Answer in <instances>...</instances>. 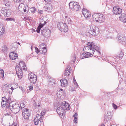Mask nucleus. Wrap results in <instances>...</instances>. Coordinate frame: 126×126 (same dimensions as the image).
<instances>
[{
    "mask_svg": "<svg viewBox=\"0 0 126 126\" xmlns=\"http://www.w3.org/2000/svg\"><path fill=\"white\" fill-rule=\"evenodd\" d=\"M74 85H75V87L76 88H77L79 87V86L77 83H76V84H75Z\"/></svg>",
    "mask_w": 126,
    "mask_h": 126,
    "instance_id": "nucleus-52",
    "label": "nucleus"
},
{
    "mask_svg": "<svg viewBox=\"0 0 126 126\" xmlns=\"http://www.w3.org/2000/svg\"><path fill=\"white\" fill-rule=\"evenodd\" d=\"M74 78H73V81H74V80H75Z\"/></svg>",
    "mask_w": 126,
    "mask_h": 126,
    "instance_id": "nucleus-64",
    "label": "nucleus"
},
{
    "mask_svg": "<svg viewBox=\"0 0 126 126\" xmlns=\"http://www.w3.org/2000/svg\"><path fill=\"white\" fill-rule=\"evenodd\" d=\"M30 9L31 12L33 13H35V12L36 11V8L34 7H32L30 8Z\"/></svg>",
    "mask_w": 126,
    "mask_h": 126,
    "instance_id": "nucleus-34",
    "label": "nucleus"
},
{
    "mask_svg": "<svg viewBox=\"0 0 126 126\" xmlns=\"http://www.w3.org/2000/svg\"><path fill=\"white\" fill-rule=\"evenodd\" d=\"M88 12V11L86 9L83 8L82 10V13L83 15H84L86 13H87V12Z\"/></svg>",
    "mask_w": 126,
    "mask_h": 126,
    "instance_id": "nucleus-39",
    "label": "nucleus"
},
{
    "mask_svg": "<svg viewBox=\"0 0 126 126\" xmlns=\"http://www.w3.org/2000/svg\"><path fill=\"white\" fill-rule=\"evenodd\" d=\"M17 44H18L19 45H20V43L19 42H18L17 43Z\"/></svg>",
    "mask_w": 126,
    "mask_h": 126,
    "instance_id": "nucleus-63",
    "label": "nucleus"
},
{
    "mask_svg": "<svg viewBox=\"0 0 126 126\" xmlns=\"http://www.w3.org/2000/svg\"><path fill=\"white\" fill-rule=\"evenodd\" d=\"M20 106L21 108H24L25 106L24 104L22 103L20 104Z\"/></svg>",
    "mask_w": 126,
    "mask_h": 126,
    "instance_id": "nucleus-45",
    "label": "nucleus"
},
{
    "mask_svg": "<svg viewBox=\"0 0 126 126\" xmlns=\"http://www.w3.org/2000/svg\"><path fill=\"white\" fill-rule=\"evenodd\" d=\"M69 5L70 8L75 11L79 10L80 9V6L77 2H71L69 3Z\"/></svg>",
    "mask_w": 126,
    "mask_h": 126,
    "instance_id": "nucleus-5",
    "label": "nucleus"
},
{
    "mask_svg": "<svg viewBox=\"0 0 126 126\" xmlns=\"http://www.w3.org/2000/svg\"><path fill=\"white\" fill-rule=\"evenodd\" d=\"M91 16V14L89 11L84 15V17L86 18H89Z\"/></svg>",
    "mask_w": 126,
    "mask_h": 126,
    "instance_id": "nucleus-37",
    "label": "nucleus"
},
{
    "mask_svg": "<svg viewBox=\"0 0 126 126\" xmlns=\"http://www.w3.org/2000/svg\"><path fill=\"white\" fill-rule=\"evenodd\" d=\"M112 106L114 109H117V106L114 103H113L112 104Z\"/></svg>",
    "mask_w": 126,
    "mask_h": 126,
    "instance_id": "nucleus-44",
    "label": "nucleus"
},
{
    "mask_svg": "<svg viewBox=\"0 0 126 126\" xmlns=\"http://www.w3.org/2000/svg\"><path fill=\"white\" fill-rule=\"evenodd\" d=\"M31 50H32V46H31Z\"/></svg>",
    "mask_w": 126,
    "mask_h": 126,
    "instance_id": "nucleus-61",
    "label": "nucleus"
},
{
    "mask_svg": "<svg viewBox=\"0 0 126 126\" xmlns=\"http://www.w3.org/2000/svg\"><path fill=\"white\" fill-rule=\"evenodd\" d=\"M44 25V24H41V23H40V24L39 25V26H40V27L41 28H42L43 27Z\"/></svg>",
    "mask_w": 126,
    "mask_h": 126,
    "instance_id": "nucleus-49",
    "label": "nucleus"
},
{
    "mask_svg": "<svg viewBox=\"0 0 126 126\" xmlns=\"http://www.w3.org/2000/svg\"><path fill=\"white\" fill-rule=\"evenodd\" d=\"M19 88L21 89H23V88H22V87H19Z\"/></svg>",
    "mask_w": 126,
    "mask_h": 126,
    "instance_id": "nucleus-59",
    "label": "nucleus"
},
{
    "mask_svg": "<svg viewBox=\"0 0 126 126\" xmlns=\"http://www.w3.org/2000/svg\"><path fill=\"white\" fill-rule=\"evenodd\" d=\"M6 20L7 21H15V20L14 18H7L6 19Z\"/></svg>",
    "mask_w": 126,
    "mask_h": 126,
    "instance_id": "nucleus-42",
    "label": "nucleus"
},
{
    "mask_svg": "<svg viewBox=\"0 0 126 126\" xmlns=\"http://www.w3.org/2000/svg\"><path fill=\"white\" fill-rule=\"evenodd\" d=\"M22 116L24 119L27 120L29 119V116L30 115V113L28 109L25 108L22 111Z\"/></svg>",
    "mask_w": 126,
    "mask_h": 126,
    "instance_id": "nucleus-10",
    "label": "nucleus"
},
{
    "mask_svg": "<svg viewBox=\"0 0 126 126\" xmlns=\"http://www.w3.org/2000/svg\"><path fill=\"white\" fill-rule=\"evenodd\" d=\"M57 27L59 30L64 32H66L68 30V27L64 23L62 22H59L58 24Z\"/></svg>",
    "mask_w": 126,
    "mask_h": 126,
    "instance_id": "nucleus-6",
    "label": "nucleus"
},
{
    "mask_svg": "<svg viewBox=\"0 0 126 126\" xmlns=\"http://www.w3.org/2000/svg\"><path fill=\"white\" fill-rule=\"evenodd\" d=\"M6 99L5 101L8 104H9V105L11 103V98L10 97L8 96L6 97Z\"/></svg>",
    "mask_w": 126,
    "mask_h": 126,
    "instance_id": "nucleus-31",
    "label": "nucleus"
},
{
    "mask_svg": "<svg viewBox=\"0 0 126 126\" xmlns=\"http://www.w3.org/2000/svg\"><path fill=\"white\" fill-rule=\"evenodd\" d=\"M62 107L58 106L56 109V111L59 116H63L64 113L65 112V109L67 110H69L70 108L69 107V105L66 101L62 102Z\"/></svg>",
    "mask_w": 126,
    "mask_h": 126,
    "instance_id": "nucleus-1",
    "label": "nucleus"
},
{
    "mask_svg": "<svg viewBox=\"0 0 126 126\" xmlns=\"http://www.w3.org/2000/svg\"><path fill=\"white\" fill-rule=\"evenodd\" d=\"M5 115L6 116V115H8V116H11V113L10 112H9L8 113H6L5 114Z\"/></svg>",
    "mask_w": 126,
    "mask_h": 126,
    "instance_id": "nucleus-53",
    "label": "nucleus"
},
{
    "mask_svg": "<svg viewBox=\"0 0 126 126\" xmlns=\"http://www.w3.org/2000/svg\"><path fill=\"white\" fill-rule=\"evenodd\" d=\"M92 47L93 48H92V49L94 50V49H95L99 54H100L101 52L100 51V49L96 45H95L93 43V44H92Z\"/></svg>",
    "mask_w": 126,
    "mask_h": 126,
    "instance_id": "nucleus-22",
    "label": "nucleus"
},
{
    "mask_svg": "<svg viewBox=\"0 0 126 126\" xmlns=\"http://www.w3.org/2000/svg\"><path fill=\"white\" fill-rule=\"evenodd\" d=\"M53 8L52 5L49 3L47 4L44 8L45 11L48 12L51 11Z\"/></svg>",
    "mask_w": 126,
    "mask_h": 126,
    "instance_id": "nucleus-14",
    "label": "nucleus"
},
{
    "mask_svg": "<svg viewBox=\"0 0 126 126\" xmlns=\"http://www.w3.org/2000/svg\"><path fill=\"white\" fill-rule=\"evenodd\" d=\"M41 28L40 27V26H38L36 30V32L37 33H39L40 30Z\"/></svg>",
    "mask_w": 126,
    "mask_h": 126,
    "instance_id": "nucleus-41",
    "label": "nucleus"
},
{
    "mask_svg": "<svg viewBox=\"0 0 126 126\" xmlns=\"http://www.w3.org/2000/svg\"><path fill=\"white\" fill-rule=\"evenodd\" d=\"M4 71L0 68V77L3 78L4 76Z\"/></svg>",
    "mask_w": 126,
    "mask_h": 126,
    "instance_id": "nucleus-36",
    "label": "nucleus"
},
{
    "mask_svg": "<svg viewBox=\"0 0 126 126\" xmlns=\"http://www.w3.org/2000/svg\"><path fill=\"white\" fill-rule=\"evenodd\" d=\"M124 55V54L123 52L121 51H120L118 53V54L116 56L117 57L119 58L120 59H122V57Z\"/></svg>",
    "mask_w": 126,
    "mask_h": 126,
    "instance_id": "nucleus-28",
    "label": "nucleus"
},
{
    "mask_svg": "<svg viewBox=\"0 0 126 126\" xmlns=\"http://www.w3.org/2000/svg\"><path fill=\"white\" fill-rule=\"evenodd\" d=\"M26 7H28V6L27 5H26V6H25L24 4L23 3H21L19 4L18 7V9H20L22 8V7H25V8H26Z\"/></svg>",
    "mask_w": 126,
    "mask_h": 126,
    "instance_id": "nucleus-38",
    "label": "nucleus"
},
{
    "mask_svg": "<svg viewBox=\"0 0 126 126\" xmlns=\"http://www.w3.org/2000/svg\"><path fill=\"white\" fill-rule=\"evenodd\" d=\"M4 2L5 6H10V2L8 0H4Z\"/></svg>",
    "mask_w": 126,
    "mask_h": 126,
    "instance_id": "nucleus-35",
    "label": "nucleus"
},
{
    "mask_svg": "<svg viewBox=\"0 0 126 126\" xmlns=\"http://www.w3.org/2000/svg\"><path fill=\"white\" fill-rule=\"evenodd\" d=\"M120 21L124 23L126 22V14L124 13L122 14L119 17Z\"/></svg>",
    "mask_w": 126,
    "mask_h": 126,
    "instance_id": "nucleus-19",
    "label": "nucleus"
},
{
    "mask_svg": "<svg viewBox=\"0 0 126 126\" xmlns=\"http://www.w3.org/2000/svg\"><path fill=\"white\" fill-rule=\"evenodd\" d=\"M39 52L40 53L42 54H44V55L47 52V50L46 49V48L45 47H44L41 50H40V49L39 48Z\"/></svg>",
    "mask_w": 126,
    "mask_h": 126,
    "instance_id": "nucleus-27",
    "label": "nucleus"
},
{
    "mask_svg": "<svg viewBox=\"0 0 126 126\" xmlns=\"http://www.w3.org/2000/svg\"><path fill=\"white\" fill-rule=\"evenodd\" d=\"M23 10L24 12H26L27 10L26 9V8H23Z\"/></svg>",
    "mask_w": 126,
    "mask_h": 126,
    "instance_id": "nucleus-55",
    "label": "nucleus"
},
{
    "mask_svg": "<svg viewBox=\"0 0 126 126\" xmlns=\"http://www.w3.org/2000/svg\"><path fill=\"white\" fill-rule=\"evenodd\" d=\"M29 90L30 91H31L33 90V86L32 85H30L29 86Z\"/></svg>",
    "mask_w": 126,
    "mask_h": 126,
    "instance_id": "nucleus-43",
    "label": "nucleus"
},
{
    "mask_svg": "<svg viewBox=\"0 0 126 126\" xmlns=\"http://www.w3.org/2000/svg\"><path fill=\"white\" fill-rule=\"evenodd\" d=\"M25 67L26 68V66L25 65V66H23V67H21V69L22 70V69L23 70H25Z\"/></svg>",
    "mask_w": 126,
    "mask_h": 126,
    "instance_id": "nucleus-51",
    "label": "nucleus"
},
{
    "mask_svg": "<svg viewBox=\"0 0 126 126\" xmlns=\"http://www.w3.org/2000/svg\"><path fill=\"white\" fill-rule=\"evenodd\" d=\"M46 111V110H44L40 113L41 115L40 116V122H43L42 118L44 115Z\"/></svg>",
    "mask_w": 126,
    "mask_h": 126,
    "instance_id": "nucleus-24",
    "label": "nucleus"
},
{
    "mask_svg": "<svg viewBox=\"0 0 126 126\" xmlns=\"http://www.w3.org/2000/svg\"><path fill=\"white\" fill-rule=\"evenodd\" d=\"M1 12L5 17H8L11 15V10L10 9H7L6 7H4L2 8Z\"/></svg>",
    "mask_w": 126,
    "mask_h": 126,
    "instance_id": "nucleus-8",
    "label": "nucleus"
},
{
    "mask_svg": "<svg viewBox=\"0 0 126 126\" xmlns=\"http://www.w3.org/2000/svg\"><path fill=\"white\" fill-rule=\"evenodd\" d=\"M15 52H13L10 53L9 56L10 58L12 60H15L18 57L17 53H16Z\"/></svg>",
    "mask_w": 126,
    "mask_h": 126,
    "instance_id": "nucleus-17",
    "label": "nucleus"
},
{
    "mask_svg": "<svg viewBox=\"0 0 126 126\" xmlns=\"http://www.w3.org/2000/svg\"><path fill=\"white\" fill-rule=\"evenodd\" d=\"M19 66H16L15 67V69L16 74L18 78L21 79L22 77L23 73L21 67L25 66V64L24 62L22 61H20L19 63Z\"/></svg>",
    "mask_w": 126,
    "mask_h": 126,
    "instance_id": "nucleus-3",
    "label": "nucleus"
},
{
    "mask_svg": "<svg viewBox=\"0 0 126 126\" xmlns=\"http://www.w3.org/2000/svg\"><path fill=\"white\" fill-rule=\"evenodd\" d=\"M6 97H3L2 98V101L1 102L2 106L3 107L5 106L6 108H8L9 105L5 101L6 100Z\"/></svg>",
    "mask_w": 126,
    "mask_h": 126,
    "instance_id": "nucleus-16",
    "label": "nucleus"
},
{
    "mask_svg": "<svg viewBox=\"0 0 126 126\" xmlns=\"http://www.w3.org/2000/svg\"><path fill=\"white\" fill-rule=\"evenodd\" d=\"M108 113V112L107 114L105 116V120L106 121H108L109 120H110L111 118V116L110 115H109Z\"/></svg>",
    "mask_w": 126,
    "mask_h": 126,
    "instance_id": "nucleus-29",
    "label": "nucleus"
},
{
    "mask_svg": "<svg viewBox=\"0 0 126 126\" xmlns=\"http://www.w3.org/2000/svg\"><path fill=\"white\" fill-rule=\"evenodd\" d=\"M91 55H92L90 54H89L88 53H83L81 55V58L83 59L84 58L91 57Z\"/></svg>",
    "mask_w": 126,
    "mask_h": 126,
    "instance_id": "nucleus-23",
    "label": "nucleus"
},
{
    "mask_svg": "<svg viewBox=\"0 0 126 126\" xmlns=\"http://www.w3.org/2000/svg\"><path fill=\"white\" fill-rule=\"evenodd\" d=\"M40 118L39 120L36 117L34 119V124L35 125H37L39 121H40Z\"/></svg>",
    "mask_w": 126,
    "mask_h": 126,
    "instance_id": "nucleus-32",
    "label": "nucleus"
},
{
    "mask_svg": "<svg viewBox=\"0 0 126 126\" xmlns=\"http://www.w3.org/2000/svg\"><path fill=\"white\" fill-rule=\"evenodd\" d=\"M12 126H18V125H17L16 123H14L12 125Z\"/></svg>",
    "mask_w": 126,
    "mask_h": 126,
    "instance_id": "nucleus-48",
    "label": "nucleus"
},
{
    "mask_svg": "<svg viewBox=\"0 0 126 126\" xmlns=\"http://www.w3.org/2000/svg\"><path fill=\"white\" fill-rule=\"evenodd\" d=\"M122 9L118 6L114 7L113 8V12L114 14L116 15L120 14L122 13Z\"/></svg>",
    "mask_w": 126,
    "mask_h": 126,
    "instance_id": "nucleus-12",
    "label": "nucleus"
},
{
    "mask_svg": "<svg viewBox=\"0 0 126 126\" xmlns=\"http://www.w3.org/2000/svg\"><path fill=\"white\" fill-rule=\"evenodd\" d=\"M60 90L61 91H63V90L62 89H60Z\"/></svg>",
    "mask_w": 126,
    "mask_h": 126,
    "instance_id": "nucleus-62",
    "label": "nucleus"
},
{
    "mask_svg": "<svg viewBox=\"0 0 126 126\" xmlns=\"http://www.w3.org/2000/svg\"><path fill=\"white\" fill-rule=\"evenodd\" d=\"M66 18L67 19V22L68 24L71 23V19L67 16H66Z\"/></svg>",
    "mask_w": 126,
    "mask_h": 126,
    "instance_id": "nucleus-40",
    "label": "nucleus"
},
{
    "mask_svg": "<svg viewBox=\"0 0 126 126\" xmlns=\"http://www.w3.org/2000/svg\"><path fill=\"white\" fill-rule=\"evenodd\" d=\"M28 78L30 82L35 84L37 80V76L33 73L31 72L28 74Z\"/></svg>",
    "mask_w": 126,
    "mask_h": 126,
    "instance_id": "nucleus-9",
    "label": "nucleus"
},
{
    "mask_svg": "<svg viewBox=\"0 0 126 126\" xmlns=\"http://www.w3.org/2000/svg\"><path fill=\"white\" fill-rule=\"evenodd\" d=\"M91 30L88 32V33L91 35L93 36H96L99 33V31L98 28L94 26H92L91 28Z\"/></svg>",
    "mask_w": 126,
    "mask_h": 126,
    "instance_id": "nucleus-7",
    "label": "nucleus"
},
{
    "mask_svg": "<svg viewBox=\"0 0 126 126\" xmlns=\"http://www.w3.org/2000/svg\"><path fill=\"white\" fill-rule=\"evenodd\" d=\"M15 85H16V86L14 87H13V86H12L11 87V88H9L8 89L7 92L10 94H11L13 90L14 89V88L15 89L18 87L17 84H14L13 85L14 86Z\"/></svg>",
    "mask_w": 126,
    "mask_h": 126,
    "instance_id": "nucleus-20",
    "label": "nucleus"
},
{
    "mask_svg": "<svg viewBox=\"0 0 126 126\" xmlns=\"http://www.w3.org/2000/svg\"><path fill=\"white\" fill-rule=\"evenodd\" d=\"M65 78L62 79L60 80L61 86H62L65 87L67 85L68 81Z\"/></svg>",
    "mask_w": 126,
    "mask_h": 126,
    "instance_id": "nucleus-18",
    "label": "nucleus"
},
{
    "mask_svg": "<svg viewBox=\"0 0 126 126\" xmlns=\"http://www.w3.org/2000/svg\"><path fill=\"white\" fill-rule=\"evenodd\" d=\"M74 79H75V80H74V81H73V82H74V84H76V83H77L76 81V80L75 79V78H74Z\"/></svg>",
    "mask_w": 126,
    "mask_h": 126,
    "instance_id": "nucleus-54",
    "label": "nucleus"
},
{
    "mask_svg": "<svg viewBox=\"0 0 126 126\" xmlns=\"http://www.w3.org/2000/svg\"><path fill=\"white\" fill-rule=\"evenodd\" d=\"M42 12H43L41 10V11H40L39 13L40 14H42Z\"/></svg>",
    "mask_w": 126,
    "mask_h": 126,
    "instance_id": "nucleus-56",
    "label": "nucleus"
},
{
    "mask_svg": "<svg viewBox=\"0 0 126 126\" xmlns=\"http://www.w3.org/2000/svg\"><path fill=\"white\" fill-rule=\"evenodd\" d=\"M71 91H75V90L73 89H71Z\"/></svg>",
    "mask_w": 126,
    "mask_h": 126,
    "instance_id": "nucleus-57",
    "label": "nucleus"
},
{
    "mask_svg": "<svg viewBox=\"0 0 126 126\" xmlns=\"http://www.w3.org/2000/svg\"><path fill=\"white\" fill-rule=\"evenodd\" d=\"M78 114L77 113H75L74 115L73 116L74 117L73 121L75 123H77V119Z\"/></svg>",
    "mask_w": 126,
    "mask_h": 126,
    "instance_id": "nucleus-30",
    "label": "nucleus"
},
{
    "mask_svg": "<svg viewBox=\"0 0 126 126\" xmlns=\"http://www.w3.org/2000/svg\"><path fill=\"white\" fill-rule=\"evenodd\" d=\"M35 52L36 53H39V49L36 47H35Z\"/></svg>",
    "mask_w": 126,
    "mask_h": 126,
    "instance_id": "nucleus-46",
    "label": "nucleus"
},
{
    "mask_svg": "<svg viewBox=\"0 0 126 126\" xmlns=\"http://www.w3.org/2000/svg\"><path fill=\"white\" fill-rule=\"evenodd\" d=\"M99 16V17L97 22H98L100 23H101L103 22L105 20V18L103 15L102 14H100Z\"/></svg>",
    "mask_w": 126,
    "mask_h": 126,
    "instance_id": "nucleus-21",
    "label": "nucleus"
},
{
    "mask_svg": "<svg viewBox=\"0 0 126 126\" xmlns=\"http://www.w3.org/2000/svg\"><path fill=\"white\" fill-rule=\"evenodd\" d=\"M118 40L120 42L125 45L126 43V37L124 35L121 34H119L117 36Z\"/></svg>",
    "mask_w": 126,
    "mask_h": 126,
    "instance_id": "nucleus-11",
    "label": "nucleus"
},
{
    "mask_svg": "<svg viewBox=\"0 0 126 126\" xmlns=\"http://www.w3.org/2000/svg\"><path fill=\"white\" fill-rule=\"evenodd\" d=\"M22 91L23 92V93L24 92V90H23V89H22Z\"/></svg>",
    "mask_w": 126,
    "mask_h": 126,
    "instance_id": "nucleus-60",
    "label": "nucleus"
},
{
    "mask_svg": "<svg viewBox=\"0 0 126 126\" xmlns=\"http://www.w3.org/2000/svg\"><path fill=\"white\" fill-rule=\"evenodd\" d=\"M24 19L25 20H28V18H27L26 17H24Z\"/></svg>",
    "mask_w": 126,
    "mask_h": 126,
    "instance_id": "nucleus-58",
    "label": "nucleus"
},
{
    "mask_svg": "<svg viewBox=\"0 0 126 126\" xmlns=\"http://www.w3.org/2000/svg\"><path fill=\"white\" fill-rule=\"evenodd\" d=\"M99 15L97 13L93 14L92 15V16L93 20H96L97 22L99 17Z\"/></svg>",
    "mask_w": 126,
    "mask_h": 126,
    "instance_id": "nucleus-26",
    "label": "nucleus"
},
{
    "mask_svg": "<svg viewBox=\"0 0 126 126\" xmlns=\"http://www.w3.org/2000/svg\"><path fill=\"white\" fill-rule=\"evenodd\" d=\"M20 0H14V2L15 3L19 2Z\"/></svg>",
    "mask_w": 126,
    "mask_h": 126,
    "instance_id": "nucleus-47",
    "label": "nucleus"
},
{
    "mask_svg": "<svg viewBox=\"0 0 126 126\" xmlns=\"http://www.w3.org/2000/svg\"><path fill=\"white\" fill-rule=\"evenodd\" d=\"M92 44H93V42H90L87 43V46H85L83 48V50L85 53L92 55L94 53V50L92 49Z\"/></svg>",
    "mask_w": 126,
    "mask_h": 126,
    "instance_id": "nucleus-4",
    "label": "nucleus"
},
{
    "mask_svg": "<svg viewBox=\"0 0 126 126\" xmlns=\"http://www.w3.org/2000/svg\"><path fill=\"white\" fill-rule=\"evenodd\" d=\"M13 50H16L18 47L17 43H14L13 45Z\"/></svg>",
    "mask_w": 126,
    "mask_h": 126,
    "instance_id": "nucleus-33",
    "label": "nucleus"
},
{
    "mask_svg": "<svg viewBox=\"0 0 126 126\" xmlns=\"http://www.w3.org/2000/svg\"><path fill=\"white\" fill-rule=\"evenodd\" d=\"M76 60V58L75 57H73V60H72L73 62L74 63V62Z\"/></svg>",
    "mask_w": 126,
    "mask_h": 126,
    "instance_id": "nucleus-50",
    "label": "nucleus"
},
{
    "mask_svg": "<svg viewBox=\"0 0 126 126\" xmlns=\"http://www.w3.org/2000/svg\"><path fill=\"white\" fill-rule=\"evenodd\" d=\"M41 32L43 35H46L47 36H49L51 33V31L49 29H44L43 30H41Z\"/></svg>",
    "mask_w": 126,
    "mask_h": 126,
    "instance_id": "nucleus-15",
    "label": "nucleus"
},
{
    "mask_svg": "<svg viewBox=\"0 0 126 126\" xmlns=\"http://www.w3.org/2000/svg\"><path fill=\"white\" fill-rule=\"evenodd\" d=\"M71 71V67L70 66L68 65L65 71L64 78H66L68 77L70 74Z\"/></svg>",
    "mask_w": 126,
    "mask_h": 126,
    "instance_id": "nucleus-13",
    "label": "nucleus"
},
{
    "mask_svg": "<svg viewBox=\"0 0 126 126\" xmlns=\"http://www.w3.org/2000/svg\"><path fill=\"white\" fill-rule=\"evenodd\" d=\"M1 24L0 23V36L2 35L5 32V27H2L1 28Z\"/></svg>",
    "mask_w": 126,
    "mask_h": 126,
    "instance_id": "nucleus-25",
    "label": "nucleus"
},
{
    "mask_svg": "<svg viewBox=\"0 0 126 126\" xmlns=\"http://www.w3.org/2000/svg\"><path fill=\"white\" fill-rule=\"evenodd\" d=\"M8 108L13 113H17L19 111L20 108L19 104L15 102L12 101Z\"/></svg>",
    "mask_w": 126,
    "mask_h": 126,
    "instance_id": "nucleus-2",
    "label": "nucleus"
}]
</instances>
